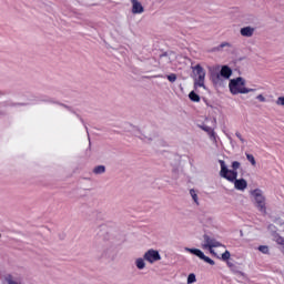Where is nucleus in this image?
<instances>
[{
    "label": "nucleus",
    "mask_w": 284,
    "mask_h": 284,
    "mask_svg": "<svg viewBox=\"0 0 284 284\" xmlns=\"http://www.w3.org/2000/svg\"><path fill=\"white\" fill-rule=\"evenodd\" d=\"M250 196L256 210H258V212H262V214H265L267 206H266L265 193L263 192V190L253 189L250 191Z\"/></svg>",
    "instance_id": "4"
},
{
    "label": "nucleus",
    "mask_w": 284,
    "mask_h": 284,
    "mask_svg": "<svg viewBox=\"0 0 284 284\" xmlns=\"http://www.w3.org/2000/svg\"><path fill=\"white\" fill-rule=\"evenodd\" d=\"M280 227H281L282 232H284V222L280 223Z\"/></svg>",
    "instance_id": "27"
},
{
    "label": "nucleus",
    "mask_w": 284,
    "mask_h": 284,
    "mask_svg": "<svg viewBox=\"0 0 284 284\" xmlns=\"http://www.w3.org/2000/svg\"><path fill=\"white\" fill-rule=\"evenodd\" d=\"M186 283L187 284H194L196 283V275L194 273L189 274L187 278H186Z\"/></svg>",
    "instance_id": "18"
},
{
    "label": "nucleus",
    "mask_w": 284,
    "mask_h": 284,
    "mask_svg": "<svg viewBox=\"0 0 284 284\" xmlns=\"http://www.w3.org/2000/svg\"><path fill=\"white\" fill-rule=\"evenodd\" d=\"M235 136L241 141V143H245V139H243V135L241 133H235Z\"/></svg>",
    "instance_id": "25"
},
{
    "label": "nucleus",
    "mask_w": 284,
    "mask_h": 284,
    "mask_svg": "<svg viewBox=\"0 0 284 284\" xmlns=\"http://www.w3.org/2000/svg\"><path fill=\"white\" fill-rule=\"evenodd\" d=\"M144 258L149 265H154V263H159L163 260L161 256V252L156 248H149L144 252Z\"/></svg>",
    "instance_id": "6"
},
{
    "label": "nucleus",
    "mask_w": 284,
    "mask_h": 284,
    "mask_svg": "<svg viewBox=\"0 0 284 284\" xmlns=\"http://www.w3.org/2000/svg\"><path fill=\"white\" fill-rule=\"evenodd\" d=\"M207 90V87H205V80H194V90L195 92H199V89Z\"/></svg>",
    "instance_id": "13"
},
{
    "label": "nucleus",
    "mask_w": 284,
    "mask_h": 284,
    "mask_svg": "<svg viewBox=\"0 0 284 284\" xmlns=\"http://www.w3.org/2000/svg\"><path fill=\"white\" fill-rule=\"evenodd\" d=\"M276 105L284 108V97H278L275 101Z\"/></svg>",
    "instance_id": "22"
},
{
    "label": "nucleus",
    "mask_w": 284,
    "mask_h": 284,
    "mask_svg": "<svg viewBox=\"0 0 284 284\" xmlns=\"http://www.w3.org/2000/svg\"><path fill=\"white\" fill-rule=\"evenodd\" d=\"M219 163L221 168L220 176L229 181V183H233L235 190H237L239 192H245V190H247V180L237 179L239 172L230 171L227 164H225V161L220 160Z\"/></svg>",
    "instance_id": "1"
},
{
    "label": "nucleus",
    "mask_w": 284,
    "mask_h": 284,
    "mask_svg": "<svg viewBox=\"0 0 284 284\" xmlns=\"http://www.w3.org/2000/svg\"><path fill=\"white\" fill-rule=\"evenodd\" d=\"M255 99L258 101V103H267V95H265V93H258L255 95Z\"/></svg>",
    "instance_id": "15"
},
{
    "label": "nucleus",
    "mask_w": 284,
    "mask_h": 284,
    "mask_svg": "<svg viewBox=\"0 0 284 284\" xmlns=\"http://www.w3.org/2000/svg\"><path fill=\"white\" fill-rule=\"evenodd\" d=\"M268 230H270L271 232H275V231H276V227H275L274 225H270V226H268Z\"/></svg>",
    "instance_id": "26"
},
{
    "label": "nucleus",
    "mask_w": 284,
    "mask_h": 284,
    "mask_svg": "<svg viewBox=\"0 0 284 284\" xmlns=\"http://www.w3.org/2000/svg\"><path fill=\"white\" fill-rule=\"evenodd\" d=\"M6 284H14V281L12 280V276H7L4 280Z\"/></svg>",
    "instance_id": "24"
},
{
    "label": "nucleus",
    "mask_w": 284,
    "mask_h": 284,
    "mask_svg": "<svg viewBox=\"0 0 284 284\" xmlns=\"http://www.w3.org/2000/svg\"><path fill=\"white\" fill-rule=\"evenodd\" d=\"M193 73H194V80H200V81H205V69L201 65H195L193 68Z\"/></svg>",
    "instance_id": "9"
},
{
    "label": "nucleus",
    "mask_w": 284,
    "mask_h": 284,
    "mask_svg": "<svg viewBox=\"0 0 284 284\" xmlns=\"http://www.w3.org/2000/svg\"><path fill=\"white\" fill-rule=\"evenodd\" d=\"M232 77V69H230L227 65L222 67L220 74L213 79V82L215 85H223V81H227Z\"/></svg>",
    "instance_id": "7"
},
{
    "label": "nucleus",
    "mask_w": 284,
    "mask_h": 284,
    "mask_svg": "<svg viewBox=\"0 0 284 284\" xmlns=\"http://www.w3.org/2000/svg\"><path fill=\"white\" fill-rule=\"evenodd\" d=\"M184 252H187V254H193V256H196L197 258H200V261H203L209 265H216V262H214V260H212L210 256L205 255V253L201 248L184 247Z\"/></svg>",
    "instance_id": "5"
},
{
    "label": "nucleus",
    "mask_w": 284,
    "mask_h": 284,
    "mask_svg": "<svg viewBox=\"0 0 284 284\" xmlns=\"http://www.w3.org/2000/svg\"><path fill=\"white\" fill-rule=\"evenodd\" d=\"M257 250L261 252V254H270V246L268 245H260Z\"/></svg>",
    "instance_id": "17"
},
{
    "label": "nucleus",
    "mask_w": 284,
    "mask_h": 284,
    "mask_svg": "<svg viewBox=\"0 0 284 284\" xmlns=\"http://www.w3.org/2000/svg\"><path fill=\"white\" fill-rule=\"evenodd\" d=\"M239 168H241V162L239 161H234L232 162V170L229 169L230 172H239L236 170H239Z\"/></svg>",
    "instance_id": "19"
},
{
    "label": "nucleus",
    "mask_w": 284,
    "mask_h": 284,
    "mask_svg": "<svg viewBox=\"0 0 284 284\" xmlns=\"http://www.w3.org/2000/svg\"><path fill=\"white\" fill-rule=\"evenodd\" d=\"M247 161L251 163V165L255 166L256 165V159H254V155L247 153L246 154Z\"/></svg>",
    "instance_id": "20"
},
{
    "label": "nucleus",
    "mask_w": 284,
    "mask_h": 284,
    "mask_svg": "<svg viewBox=\"0 0 284 284\" xmlns=\"http://www.w3.org/2000/svg\"><path fill=\"white\" fill-rule=\"evenodd\" d=\"M145 12V7L139 0H131V13L134 16H140Z\"/></svg>",
    "instance_id": "8"
},
{
    "label": "nucleus",
    "mask_w": 284,
    "mask_h": 284,
    "mask_svg": "<svg viewBox=\"0 0 284 284\" xmlns=\"http://www.w3.org/2000/svg\"><path fill=\"white\" fill-rule=\"evenodd\" d=\"M203 239L204 241L202 243V250H207V252H210L212 256H216V258H221L222 261H230L232 254L225 248V245L210 237V235H204ZM216 248L223 252L221 256L217 254Z\"/></svg>",
    "instance_id": "2"
},
{
    "label": "nucleus",
    "mask_w": 284,
    "mask_h": 284,
    "mask_svg": "<svg viewBox=\"0 0 284 284\" xmlns=\"http://www.w3.org/2000/svg\"><path fill=\"white\" fill-rule=\"evenodd\" d=\"M134 265L136 270H139L140 272H143V270L148 267V260H145V255L136 257L134 260Z\"/></svg>",
    "instance_id": "10"
},
{
    "label": "nucleus",
    "mask_w": 284,
    "mask_h": 284,
    "mask_svg": "<svg viewBox=\"0 0 284 284\" xmlns=\"http://www.w3.org/2000/svg\"><path fill=\"white\" fill-rule=\"evenodd\" d=\"M229 90L233 95L256 92V89L247 88V81L243 78L231 79L229 82Z\"/></svg>",
    "instance_id": "3"
},
{
    "label": "nucleus",
    "mask_w": 284,
    "mask_h": 284,
    "mask_svg": "<svg viewBox=\"0 0 284 284\" xmlns=\"http://www.w3.org/2000/svg\"><path fill=\"white\" fill-rule=\"evenodd\" d=\"M191 197L194 201V203H196V205H199V195L196 194V192L194 190L190 191Z\"/></svg>",
    "instance_id": "21"
},
{
    "label": "nucleus",
    "mask_w": 284,
    "mask_h": 284,
    "mask_svg": "<svg viewBox=\"0 0 284 284\" xmlns=\"http://www.w3.org/2000/svg\"><path fill=\"white\" fill-rule=\"evenodd\" d=\"M94 174H104L105 173V166L99 165L93 169Z\"/></svg>",
    "instance_id": "16"
},
{
    "label": "nucleus",
    "mask_w": 284,
    "mask_h": 284,
    "mask_svg": "<svg viewBox=\"0 0 284 284\" xmlns=\"http://www.w3.org/2000/svg\"><path fill=\"white\" fill-rule=\"evenodd\" d=\"M189 99H191L194 103H199V101H201V97H199V94H196L194 91L189 93Z\"/></svg>",
    "instance_id": "14"
},
{
    "label": "nucleus",
    "mask_w": 284,
    "mask_h": 284,
    "mask_svg": "<svg viewBox=\"0 0 284 284\" xmlns=\"http://www.w3.org/2000/svg\"><path fill=\"white\" fill-rule=\"evenodd\" d=\"M136 136L144 143H150V142L154 141V134H152L150 132L140 131Z\"/></svg>",
    "instance_id": "11"
},
{
    "label": "nucleus",
    "mask_w": 284,
    "mask_h": 284,
    "mask_svg": "<svg viewBox=\"0 0 284 284\" xmlns=\"http://www.w3.org/2000/svg\"><path fill=\"white\" fill-rule=\"evenodd\" d=\"M168 81H170V83H174L176 81V74L171 73L166 77Z\"/></svg>",
    "instance_id": "23"
},
{
    "label": "nucleus",
    "mask_w": 284,
    "mask_h": 284,
    "mask_svg": "<svg viewBox=\"0 0 284 284\" xmlns=\"http://www.w3.org/2000/svg\"><path fill=\"white\" fill-rule=\"evenodd\" d=\"M240 34H242V37H253V34H256V29L255 27L247 26L240 30Z\"/></svg>",
    "instance_id": "12"
}]
</instances>
